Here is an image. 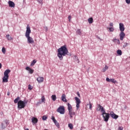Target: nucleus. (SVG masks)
Wrapping results in <instances>:
<instances>
[{"instance_id": "obj_1", "label": "nucleus", "mask_w": 130, "mask_h": 130, "mask_svg": "<svg viewBox=\"0 0 130 130\" xmlns=\"http://www.w3.org/2000/svg\"><path fill=\"white\" fill-rule=\"evenodd\" d=\"M57 52V56L60 60H62V59H63V56H66V55H69V50H68L66 45H63L58 48Z\"/></svg>"}, {"instance_id": "obj_2", "label": "nucleus", "mask_w": 130, "mask_h": 130, "mask_svg": "<svg viewBox=\"0 0 130 130\" xmlns=\"http://www.w3.org/2000/svg\"><path fill=\"white\" fill-rule=\"evenodd\" d=\"M30 34H31V28L29 25L26 26V30L25 32V36L27 39V43L29 44H33L34 43V40L31 37H30Z\"/></svg>"}, {"instance_id": "obj_3", "label": "nucleus", "mask_w": 130, "mask_h": 130, "mask_svg": "<svg viewBox=\"0 0 130 130\" xmlns=\"http://www.w3.org/2000/svg\"><path fill=\"white\" fill-rule=\"evenodd\" d=\"M98 108H99L98 111H100L101 110V112L102 113V115H103L104 121L107 122V121H108V120H109L110 114L106 113L104 108H103V107L102 106H101L100 105H98Z\"/></svg>"}, {"instance_id": "obj_4", "label": "nucleus", "mask_w": 130, "mask_h": 130, "mask_svg": "<svg viewBox=\"0 0 130 130\" xmlns=\"http://www.w3.org/2000/svg\"><path fill=\"white\" fill-rule=\"evenodd\" d=\"M10 73L11 70L10 69H7L4 72V76L2 78L3 83H8L9 82V74Z\"/></svg>"}, {"instance_id": "obj_5", "label": "nucleus", "mask_w": 130, "mask_h": 130, "mask_svg": "<svg viewBox=\"0 0 130 130\" xmlns=\"http://www.w3.org/2000/svg\"><path fill=\"white\" fill-rule=\"evenodd\" d=\"M17 105L18 110H20V109H23V108H25V107L26 106V103L22 100H20L19 101Z\"/></svg>"}, {"instance_id": "obj_6", "label": "nucleus", "mask_w": 130, "mask_h": 130, "mask_svg": "<svg viewBox=\"0 0 130 130\" xmlns=\"http://www.w3.org/2000/svg\"><path fill=\"white\" fill-rule=\"evenodd\" d=\"M56 111L60 113V114H64V113L66 112L64 107L63 106H60L56 110Z\"/></svg>"}, {"instance_id": "obj_7", "label": "nucleus", "mask_w": 130, "mask_h": 130, "mask_svg": "<svg viewBox=\"0 0 130 130\" xmlns=\"http://www.w3.org/2000/svg\"><path fill=\"white\" fill-rule=\"evenodd\" d=\"M75 100H76V110H78V109L80 108V104H81V100L79 98L76 96L75 98Z\"/></svg>"}, {"instance_id": "obj_8", "label": "nucleus", "mask_w": 130, "mask_h": 130, "mask_svg": "<svg viewBox=\"0 0 130 130\" xmlns=\"http://www.w3.org/2000/svg\"><path fill=\"white\" fill-rule=\"evenodd\" d=\"M8 124H9V120H5L4 122L1 124L2 128H3V129H5V128L8 126Z\"/></svg>"}, {"instance_id": "obj_9", "label": "nucleus", "mask_w": 130, "mask_h": 130, "mask_svg": "<svg viewBox=\"0 0 130 130\" xmlns=\"http://www.w3.org/2000/svg\"><path fill=\"white\" fill-rule=\"evenodd\" d=\"M120 40L122 41L124 37H125V34L123 31H121L119 34Z\"/></svg>"}, {"instance_id": "obj_10", "label": "nucleus", "mask_w": 130, "mask_h": 130, "mask_svg": "<svg viewBox=\"0 0 130 130\" xmlns=\"http://www.w3.org/2000/svg\"><path fill=\"white\" fill-rule=\"evenodd\" d=\"M110 115L111 116L112 118H113L114 119H117V118H118V115L114 114L113 112H111Z\"/></svg>"}, {"instance_id": "obj_11", "label": "nucleus", "mask_w": 130, "mask_h": 130, "mask_svg": "<svg viewBox=\"0 0 130 130\" xmlns=\"http://www.w3.org/2000/svg\"><path fill=\"white\" fill-rule=\"evenodd\" d=\"M119 30L121 32L124 31V25L122 23H119Z\"/></svg>"}, {"instance_id": "obj_12", "label": "nucleus", "mask_w": 130, "mask_h": 130, "mask_svg": "<svg viewBox=\"0 0 130 130\" xmlns=\"http://www.w3.org/2000/svg\"><path fill=\"white\" fill-rule=\"evenodd\" d=\"M107 82H111L112 83H114V84L116 83V80H115L114 79H109L108 77L106 78Z\"/></svg>"}, {"instance_id": "obj_13", "label": "nucleus", "mask_w": 130, "mask_h": 130, "mask_svg": "<svg viewBox=\"0 0 130 130\" xmlns=\"http://www.w3.org/2000/svg\"><path fill=\"white\" fill-rule=\"evenodd\" d=\"M37 81H38V83H42L44 81V78L42 77H40L37 78Z\"/></svg>"}, {"instance_id": "obj_14", "label": "nucleus", "mask_w": 130, "mask_h": 130, "mask_svg": "<svg viewBox=\"0 0 130 130\" xmlns=\"http://www.w3.org/2000/svg\"><path fill=\"white\" fill-rule=\"evenodd\" d=\"M69 113L70 118H73V115H75L76 114V112H74L73 110L71 111H69Z\"/></svg>"}, {"instance_id": "obj_15", "label": "nucleus", "mask_w": 130, "mask_h": 130, "mask_svg": "<svg viewBox=\"0 0 130 130\" xmlns=\"http://www.w3.org/2000/svg\"><path fill=\"white\" fill-rule=\"evenodd\" d=\"M8 4L10 8H15V3L13 2L10 1L8 2Z\"/></svg>"}, {"instance_id": "obj_16", "label": "nucleus", "mask_w": 130, "mask_h": 130, "mask_svg": "<svg viewBox=\"0 0 130 130\" xmlns=\"http://www.w3.org/2000/svg\"><path fill=\"white\" fill-rule=\"evenodd\" d=\"M113 42H114L115 43H116V44H120V41H119V39H116V38H114L112 40Z\"/></svg>"}, {"instance_id": "obj_17", "label": "nucleus", "mask_w": 130, "mask_h": 130, "mask_svg": "<svg viewBox=\"0 0 130 130\" xmlns=\"http://www.w3.org/2000/svg\"><path fill=\"white\" fill-rule=\"evenodd\" d=\"M25 70H26V71H28L29 74H33V73H34V70L31 69L29 67H26L25 68Z\"/></svg>"}, {"instance_id": "obj_18", "label": "nucleus", "mask_w": 130, "mask_h": 130, "mask_svg": "<svg viewBox=\"0 0 130 130\" xmlns=\"http://www.w3.org/2000/svg\"><path fill=\"white\" fill-rule=\"evenodd\" d=\"M31 122H32V123H37V122H38V119L36 117H32L31 118Z\"/></svg>"}, {"instance_id": "obj_19", "label": "nucleus", "mask_w": 130, "mask_h": 130, "mask_svg": "<svg viewBox=\"0 0 130 130\" xmlns=\"http://www.w3.org/2000/svg\"><path fill=\"white\" fill-rule=\"evenodd\" d=\"M66 96L64 93H63L61 96V100L63 101V102H67V99L66 98Z\"/></svg>"}, {"instance_id": "obj_20", "label": "nucleus", "mask_w": 130, "mask_h": 130, "mask_svg": "<svg viewBox=\"0 0 130 130\" xmlns=\"http://www.w3.org/2000/svg\"><path fill=\"white\" fill-rule=\"evenodd\" d=\"M68 111L73 110V107H72V105L70 104V103H68Z\"/></svg>"}, {"instance_id": "obj_21", "label": "nucleus", "mask_w": 130, "mask_h": 130, "mask_svg": "<svg viewBox=\"0 0 130 130\" xmlns=\"http://www.w3.org/2000/svg\"><path fill=\"white\" fill-rule=\"evenodd\" d=\"M77 35H79L81 36L82 35V31H81L80 29H78L76 32Z\"/></svg>"}, {"instance_id": "obj_22", "label": "nucleus", "mask_w": 130, "mask_h": 130, "mask_svg": "<svg viewBox=\"0 0 130 130\" xmlns=\"http://www.w3.org/2000/svg\"><path fill=\"white\" fill-rule=\"evenodd\" d=\"M20 100L19 96H18L16 99H15L14 101V103H18L19 101Z\"/></svg>"}, {"instance_id": "obj_23", "label": "nucleus", "mask_w": 130, "mask_h": 130, "mask_svg": "<svg viewBox=\"0 0 130 130\" xmlns=\"http://www.w3.org/2000/svg\"><path fill=\"white\" fill-rule=\"evenodd\" d=\"M88 22L89 24H92L93 23V18L90 17L88 19Z\"/></svg>"}, {"instance_id": "obj_24", "label": "nucleus", "mask_w": 130, "mask_h": 130, "mask_svg": "<svg viewBox=\"0 0 130 130\" xmlns=\"http://www.w3.org/2000/svg\"><path fill=\"white\" fill-rule=\"evenodd\" d=\"M6 38L8 39V40H13V38H12L10 35H7L6 36Z\"/></svg>"}, {"instance_id": "obj_25", "label": "nucleus", "mask_w": 130, "mask_h": 130, "mask_svg": "<svg viewBox=\"0 0 130 130\" xmlns=\"http://www.w3.org/2000/svg\"><path fill=\"white\" fill-rule=\"evenodd\" d=\"M51 98L53 101H55L56 100V95L55 94L52 95Z\"/></svg>"}, {"instance_id": "obj_26", "label": "nucleus", "mask_w": 130, "mask_h": 130, "mask_svg": "<svg viewBox=\"0 0 130 130\" xmlns=\"http://www.w3.org/2000/svg\"><path fill=\"white\" fill-rule=\"evenodd\" d=\"M107 70H108V67H107V66H105V68L103 69V72L104 73H105V72H106Z\"/></svg>"}, {"instance_id": "obj_27", "label": "nucleus", "mask_w": 130, "mask_h": 130, "mask_svg": "<svg viewBox=\"0 0 130 130\" xmlns=\"http://www.w3.org/2000/svg\"><path fill=\"white\" fill-rule=\"evenodd\" d=\"M68 127H69V128H70V129H73V128H74V126H73V124L72 123L68 124Z\"/></svg>"}, {"instance_id": "obj_28", "label": "nucleus", "mask_w": 130, "mask_h": 130, "mask_svg": "<svg viewBox=\"0 0 130 130\" xmlns=\"http://www.w3.org/2000/svg\"><path fill=\"white\" fill-rule=\"evenodd\" d=\"M117 53L118 54V55H121V54H122V52L121 51V50H118L117 51Z\"/></svg>"}, {"instance_id": "obj_29", "label": "nucleus", "mask_w": 130, "mask_h": 130, "mask_svg": "<svg viewBox=\"0 0 130 130\" xmlns=\"http://www.w3.org/2000/svg\"><path fill=\"white\" fill-rule=\"evenodd\" d=\"M37 62V61H36V60H33L30 64V66L31 67H33V66H34L35 64V63Z\"/></svg>"}, {"instance_id": "obj_30", "label": "nucleus", "mask_w": 130, "mask_h": 130, "mask_svg": "<svg viewBox=\"0 0 130 130\" xmlns=\"http://www.w3.org/2000/svg\"><path fill=\"white\" fill-rule=\"evenodd\" d=\"M74 59L75 60V61H77V62H79V58L77 56H74Z\"/></svg>"}, {"instance_id": "obj_31", "label": "nucleus", "mask_w": 130, "mask_h": 130, "mask_svg": "<svg viewBox=\"0 0 130 130\" xmlns=\"http://www.w3.org/2000/svg\"><path fill=\"white\" fill-rule=\"evenodd\" d=\"M41 100L42 102L45 103V98L44 97V96H42Z\"/></svg>"}, {"instance_id": "obj_32", "label": "nucleus", "mask_w": 130, "mask_h": 130, "mask_svg": "<svg viewBox=\"0 0 130 130\" xmlns=\"http://www.w3.org/2000/svg\"><path fill=\"white\" fill-rule=\"evenodd\" d=\"M109 29L110 32H113L114 31V28L112 27H109Z\"/></svg>"}, {"instance_id": "obj_33", "label": "nucleus", "mask_w": 130, "mask_h": 130, "mask_svg": "<svg viewBox=\"0 0 130 130\" xmlns=\"http://www.w3.org/2000/svg\"><path fill=\"white\" fill-rule=\"evenodd\" d=\"M54 124L56 125V126H57V127H58V126H59V123H58L57 122V121L56 120L55 122H54Z\"/></svg>"}, {"instance_id": "obj_34", "label": "nucleus", "mask_w": 130, "mask_h": 130, "mask_svg": "<svg viewBox=\"0 0 130 130\" xmlns=\"http://www.w3.org/2000/svg\"><path fill=\"white\" fill-rule=\"evenodd\" d=\"M2 52L5 54L6 53V48L5 47L2 48Z\"/></svg>"}, {"instance_id": "obj_35", "label": "nucleus", "mask_w": 130, "mask_h": 130, "mask_svg": "<svg viewBox=\"0 0 130 130\" xmlns=\"http://www.w3.org/2000/svg\"><path fill=\"white\" fill-rule=\"evenodd\" d=\"M51 119H52V120L53 121V122H55V121H56L54 116H52Z\"/></svg>"}, {"instance_id": "obj_36", "label": "nucleus", "mask_w": 130, "mask_h": 130, "mask_svg": "<svg viewBox=\"0 0 130 130\" xmlns=\"http://www.w3.org/2000/svg\"><path fill=\"white\" fill-rule=\"evenodd\" d=\"M43 120H46L47 119V117L46 116L44 115L42 117Z\"/></svg>"}, {"instance_id": "obj_37", "label": "nucleus", "mask_w": 130, "mask_h": 130, "mask_svg": "<svg viewBox=\"0 0 130 130\" xmlns=\"http://www.w3.org/2000/svg\"><path fill=\"white\" fill-rule=\"evenodd\" d=\"M89 106V109L90 110H92V104H91V103H89V104H88Z\"/></svg>"}, {"instance_id": "obj_38", "label": "nucleus", "mask_w": 130, "mask_h": 130, "mask_svg": "<svg viewBox=\"0 0 130 130\" xmlns=\"http://www.w3.org/2000/svg\"><path fill=\"white\" fill-rule=\"evenodd\" d=\"M32 89H33V88L32 87V86H31V85H28V89L29 90H32Z\"/></svg>"}, {"instance_id": "obj_39", "label": "nucleus", "mask_w": 130, "mask_h": 130, "mask_svg": "<svg viewBox=\"0 0 130 130\" xmlns=\"http://www.w3.org/2000/svg\"><path fill=\"white\" fill-rule=\"evenodd\" d=\"M118 130H123V127L122 126H119Z\"/></svg>"}, {"instance_id": "obj_40", "label": "nucleus", "mask_w": 130, "mask_h": 130, "mask_svg": "<svg viewBox=\"0 0 130 130\" xmlns=\"http://www.w3.org/2000/svg\"><path fill=\"white\" fill-rule=\"evenodd\" d=\"M44 28L45 29V30H46V32H47V31H48V28L47 26H44Z\"/></svg>"}, {"instance_id": "obj_41", "label": "nucleus", "mask_w": 130, "mask_h": 130, "mask_svg": "<svg viewBox=\"0 0 130 130\" xmlns=\"http://www.w3.org/2000/svg\"><path fill=\"white\" fill-rule=\"evenodd\" d=\"M37 2H38L39 4H42V2H43V0H37Z\"/></svg>"}, {"instance_id": "obj_42", "label": "nucleus", "mask_w": 130, "mask_h": 130, "mask_svg": "<svg viewBox=\"0 0 130 130\" xmlns=\"http://www.w3.org/2000/svg\"><path fill=\"white\" fill-rule=\"evenodd\" d=\"M126 3L128 4L129 5L130 4V0H125Z\"/></svg>"}, {"instance_id": "obj_43", "label": "nucleus", "mask_w": 130, "mask_h": 130, "mask_svg": "<svg viewBox=\"0 0 130 130\" xmlns=\"http://www.w3.org/2000/svg\"><path fill=\"white\" fill-rule=\"evenodd\" d=\"M71 19H72V17L71 16H69L68 19L69 22H71Z\"/></svg>"}, {"instance_id": "obj_44", "label": "nucleus", "mask_w": 130, "mask_h": 130, "mask_svg": "<svg viewBox=\"0 0 130 130\" xmlns=\"http://www.w3.org/2000/svg\"><path fill=\"white\" fill-rule=\"evenodd\" d=\"M110 27H113V23L111 22V23H110Z\"/></svg>"}, {"instance_id": "obj_45", "label": "nucleus", "mask_w": 130, "mask_h": 130, "mask_svg": "<svg viewBox=\"0 0 130 130\" xmlns=\"http://www.w3.org/2000/svg\"><path fill=\"white\" fill-rule=\"evenodd\" d=\"M77 95L78 96V97H80V92H77Z\"/></svg>"}, {"instance_id": "obj_46", "label": "nucleus", "mask_w": 130, "mask_h": 130, "mask_svg": "<svg viewBox=\"0 0 130 130\" xmlns=\"http://www.w3.org/2000/svg\"><path fill=\"white\" fill-rule=\"evenodd\" d=\"M0 69H2V63H0Z\"/></svg>"}, {"instance_id": "obj_47", "label": "nucleus", "mask_w": 130, "mask_h": 130, "mask_svg": "<svg viewBox=\"0 0 130 130\" xmlns=\"http://www.w3.org/2000/svg\"><path fill=\"white\" fill-rule=\"evenodd\" d=\"M9 95H10V94L8 93V95L9 96Z\"/></svg>"}, {"instance_id": "obj_48", "label": "nucleus", "mask_w": 130, "mask_h": 130, "mask_svg": "<svg viewBox=\"0 0 130 130\" xmlns=\"http://www.w3.org/2000/svg\"><path fill=\"white\" fill-rule=\"evenodd\" d=\"M80 130H83V129H81Z\"/></svg>"}]
</instances>
